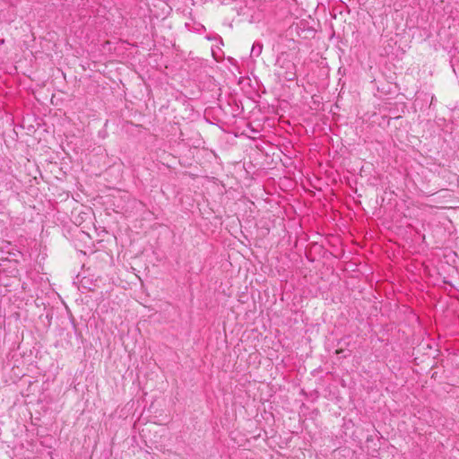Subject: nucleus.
<instances>
[{"instance_id": "f257e3e1", "label": "nucleus", "mask_w": 459, "mask_h": 459, "mask_svg": "<svg viewBox=\"0 0 459 459\" xmlns=\"http://www.w3.org/2000/svg\"><path fill=\"white\" fill-rule=\"evenodd\" d=\"M278 65L285 71L281 74L283 78L287 81H293L296 78V65L295 64L285 57L283 55L277 60Z\"/></svg>"}, {"instance_id": "f03ea898", "label": "nucleus", "mask_w": 459, "mask_h": 459, "mask_svg": "<svg viewBox=\"0 0 459 459\" xmlns=\"http://www.w3.org/2000/svg\"><path fill=\"white\" fill-rule=\"evenodd\" d=\"M263 50V45L259 42H255L251 48V56H259Z\"/></svg>"}]
</instances>
